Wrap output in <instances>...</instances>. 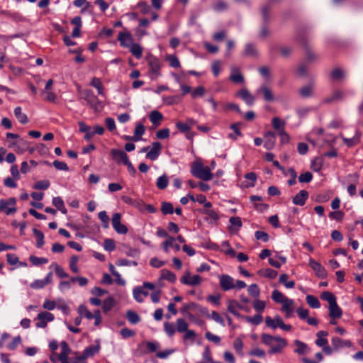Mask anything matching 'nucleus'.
I'll return each instance as SVG.
<instances>
[{"label":"nucleus","mask_w":363,"mask_h":363,"mask_svg":"<svg viewBox=\"0 0 363 363\" xmlns=\"http://www.w3.org/2000/svg\"><path fill=\"white\" fill-rule=\"evenodd\" d=\"M261 340L264 345L269 347L268 352L270 354L281 352L286 345L285 339L279 336H272L267 333H262L261 335Z\"/></svg>","instance_id":"obj_1"},{"label":"nucleus","mask_w":363,"mask_h":363,"mask_svg":"<svg viewBox=\"0 0 363 363\" xmlns=\"http://www.w3.org/2000/svg\"><path fill=\"white\" fill-rule=\"evenodd\" d=\"M272 298L278 303H281V311L285 312L286 318H291L294 311V301L288 298L281 291L275 289L272 291Z\"/></svg>","instance_id":"obj_2"},{"label":"nucleus","mask_w":363,"mask_h":363,"mask_svg":"<svg viewBox=\"0 0 363 363\" xmlns=\"http://www.w3.org/2000/svg\"><path fill=\"white\" fill-rule=\"evenodd\" d=\"M191 174L204 181H210L213 179V174L208 166H203L200 162H195L191 167Z\"/></svg>","instance_id":"obj_3"},{"label":"nucleus","mask_w":363,"mask_h":363,"mask_svg":"<svg viewBox=\"0 0 363 363\" xmlns=\"http://www.w3.org/2000/svg\"><path fill=\"white\" fill-rule=\"evenodd\" d=\"M82 98L86 101V104L96 112H99L104 108L101 102L94 94L93 91L85 89L82 93Z\"/></svg>","instance_id":"obj_4"},{"label":"nucleus","mask_w":363,"mask_h":363,"mask_svg":"<svg viewBox=\"0 0 363 363\" xmlns=\"http://www.w3.org/2000/svg\"><path fill=\"white\" fill-rule=\"evenodd\" d=\"M150 67L149 74L152 79L160 76L161 61L159 58L150 55L146 58Z\"/></svg>","instance_id":"obj_5"},{"label":"nucleus","mask_w":363,"mask_h":363,"mask_svg":"<svg viewBox=\"0 0 363 363\" xmlns=\"http://www.w3.org/2000/svg\"><path fill=\"white\" fill-rule=\"evenodd\" d=\"M16 200L15 198L11 197L8 199L0 200V212H4L6 215H11L16 212L17 209L15 207Z\"/></svg>","instance_id":"obj_6"},{"label":"nucleus","mask_w":363,"mask_h":363,"mask_svg":"<svg viewBox=\"0 0 363 363\" xmlns=\"http://www.w3.org/2000/svg\"><path fill=\"white\" fill-rule=\"evenodd\" d=\"M121 215L119 213H115L111 219L112 226L113 229L121 235H125L128 230V228L124 225L122 224L121 222Z\"/></svg>","instance_id":"obj_7"},{"label":"nucleus","mask_w":363,"mask_h":363,"mask_svg":"<svg viewBox=\"0 0 363 363\" xmlns=\"http://www.w3.org/2000/svg\"><path fill=\"white\" fill-rule=\"evenodd\" d=\"M201 277L199 275L196 274L191 277L189 271L186 272L180 279L182 284L188 286H198L201 284Z\"/></svg>","instance_id":"obj_8"},{"label":"nucleus","mask_w":363,"mask_h":363,"mask_svg":"<svg viewBox=\"0 0 363 363\" xmlns=\"http://www.w3.org/2000/svg\"><path fill=\"white\" fill-rule=\"evenodd\" d=\"M55 317L54 315L49 312H40L38 314L35 326L40 328H44L47 326L48 322L52 321Z\"/></svg>","instance_id":"obj_9"},{"label":"nucleus","mask_w":363,"mask_h":363,"mask_svg":"<svg viewBox=\"0 0 363 363\" xmlns=\"http://www.w3.org/2000/svg\"><path fill=\"white\" fill-rule=\"evenodd\" d=\"M220 286L221 289L225 291H230L235 289L234 279L232 277L228 274H222L219 277Z\"/></svg>","instance_id":"obj_10"},{"label":"nucleus","mask_w":363,"mask_h":363,"mask_svg":"<svg viewBox=\"0 0 363 363\" xmlns=\"http://www.w3.org/2000/svg\"><path fill=\"white\" fill-rule=\"evenodd\" d=\"M331 345L335 351H339L344 347H351L352 344L349 340H343L339 337H333L331 339Z\"/></svg>","instance_id":"obj_11"},{"label":"nucleus","mask_w":363,"mask_h":363,"mask_svg":"<svg viewBox=\"0 0 363 363\" xmlns=\"http://www.w3.org/2000/svg\"><path fill=\"white\" fill-rule=\"evenodd\" d=\"M345 92L340 89H335L333 91L332 94L325 97L323 100V103L325 104H333L339 101H341L345 97Z\"/></svg>","instance_id":"obj_12"},{"label":"nucleus","mask_w":363,"mask_h":363,"mask_svg":"<svg viewBox=\"0 0 363 363\" xmlns=\"http://www.w3.org/2000/svg\"><path fill=\"white\" fill-rule=\"evenodd\" d=\"M162 152V144L160 142H153L152 148L147 152L146 157L152 161L156 160Z\"/></svg>","instance_id":"obj_13"},{"label":"nucleus","mask_w":363,"mask_h":363,"mask_svg":"<svg viewBox=\"0 0 363 363\" xmlns=\"http://www.w3.org/2000/svg\"><path fill=\"white\" fill-rule=\"evenodd\" d=\"M257 94H262L263 99L267 102L274 101L275 99L274 95L269 87L266 84L261 85L257 90Z\"/></svg>","instance_id":"obj_14"},{"label":"nucleus","mask_w":363,"mask_h":363,"mask_svg":"<svg viewBox=\"0 0 363 363\" xmlns=\"http://www.w3.org/2000/svg\"><path fill=\"white\" fill-rule=\"evenodd\" d=\"M111 155L112 159L118 163L121 162L125 164L129 160L127 154L123 150L119 149H112Z\"/></svg>","instance_id":"obj_15"},{"label":"nucleus","mask_w":363,"mask_h":363,"mask_svg":"<svg viewBox=\"0 0 363 363\" xmlns=\"http://www.w3.org/2000/svg\"><path fill=\"white\" fill-rule=\"evenodd\" d=\"M118 40L120 42V45L123 48H129L133 41L131 33L128 30L120 32Z\"/></svg>","instance_id":"obj_16"},{"label":"nucleus","mask_w":363,"mask_h":363,"mask_svg":"<svg viewBox=\"0 0 363 363\" xmlns=\"http://www.w3.org/2000/svg\"><path fill=\"white\" fill-rule=\"evenodd\" d=\"M309 266L315 272L316 276L320 278H325L327 276V272L325 269L320 264V263L315 261L313 259H310Z\"/></svg>","instance_id":"obj_17"},{"label":"nucleus","mask_w":363,"mask_h":363,"mask_svg":"<svg viewBox=\"0 0 363 363\" xmlns=\"http://www.w3.org/2000/svg\"><path fill=\"white\" fill-rule=\"evenodd\" d=\"M236 95L241 98L248 106H252L255 103V97L245 88L241 89Z\"/></svg>","instance_id":"obj_18"},{"label":"nucleus","mask_w":363,"mask_h":363,"mask_svg":"<svg viewBox=\"0 0 363 363\" xmlns=\"http://www.w3.org/2000/svg\"><path fill=\"white\" fill-rule=\"evenodd\" d=\"M264 147L267 150H272L276 144V138L277 135L276 133L272 131H268L265 133L264 135Z\"/></svg>","instance_id":"obj_19"},{"label":"nucleus","mask_w":363,"mask_h":363,"mask_svg":"<svg viewBox=\"0 0 363 363\" xmlns=\"http://www.w3.org/2000/svg\"><path fill=\"white\" fill-rule=\"evenodd\" d=\"M309 194L306 190H301L292 198V202L294 205L303 206Z\"/></svg>","instance_id":"obj_20"},{"label":"nucleus","mask_w":363,"mask_h":363,"mask_svg":"<svg viewBox=\"0 0 363 363\" xmlns=\"http://www.w3.org/2000/svg\"><path fill=\"white\" fill-rule=\"evenodd\" d=\"M282 322L283 320L279 315H276L274 318H272L270 316L265 318L266 325L272 330H276L278 327L280 328Z\"/></svg>","instance_id":"obj_21"},{"label":"nucleus","mask_w":363,"mask_h":363,"mask_svg":"<svg viewBox=\"0 0 363 363\" xmlns=\"http://www.w3.org/2000/svg\"><path fill=\"white\" fill-rule=\"evenodd\" d=\"M328 309L329 316L332 319H338L342 317V311L341 308L337 305V302L330 305Z\"/></svg>","instance_id":"obj_22"},{"label":"nucleus","mask_w":363,"mask_h":363,"mask_svg":"<svg viewBox=\"0 0 363 363\" xmlns=\"http://www.w3.org/2000/svg\"><path fill=\"white\" fill-rule=\"evenodd\" d=\"M237 309H244V306L239 304L235 300H229L228 301V311L237 317H240V314Z\"/></svg>","instance_id":"obj_23"},{"label":"nucleus","mask_w":363,"mask_h":363,"mask_svg":"<svg viewBox=\"0 0 363 363\" xmlns=\"http://www.w3.org/2000/svg\"><path fill=\"white\" fill-rule=\"evenodd\" d=\"M9 147H16L15 150L17 152L23 153L28 150V143L27 141L20 139L18 141L12 142L9 144Z\"/></svg>","instance_id":"obj_24"},{"label":"nucleus","mask_w":363,"mask_h":363,"mask_svg":"<svg viewBox=\"0 0 363 363\" xmlns=\"http://www.w3.org/2000/svg\"><path fill=\"white\" fill-rule=\"evenodd\" d=\"M202 213L208 216V218H206V220L209 223H216L220 218V216H219L218 212L213 209H203L202 211Z\"/></svg>","instance_id":"obj_25"},{"label":"nucleus","mask_w":363,"mask_h":363,"mask_svg":"<svg viewBox=\"0 0 363 363\" xmlns=\"http://www.w3.org/2000/svg\"><path fill=\"white\" fill-rule=\"evenodd\" d=\"M160 279L161 280H167L171 283H174L176 281L177 277L176 275L171 271L167 269H163L160 271Z\"/></svg>","instance_id":"obj_26"},{"label":"nucleus","mask_w":363,"mask_h":363,"mask_svg":"<svg viewBox=\"0 0 363 363\" xmlns=\"http://www.w3.org/2000/svg\"><path fill=\"white\" fill-rule=\"evenodd\" d=\"M328 335V333L325 330H320L316 333L318 339L315 340V344L318 347H324L328 345V340L324 338Z\"/></svg>","instance_id":"obj_27"},{"label":"nucleus","mask_w":363,"mask_h":363,"mask_svg":"<svg viewBox=\"0 0 363 363\" xmlns=\"http://www.w3.org/2000/svg\"><path fill=\"white\" fill-rule=\"evenodd\" d=\"M52 205L57 208L62 214H67V210L65 206L62 199L60 196L54 197L52 199Z\"/></svg>","instance_id":"obj_28"},{"label":"nucleus","mask_w":363,"mask_h":363,"mask_svg":"<svg viewBox=\"0 0 363 363\" xmlns=\"http://www.w3.org/2000/svg\"><path fill=\"white\" fill-rule=\"evenodd\" d=\"M13 112L16 118L21 124H26L28 123V116L25 113H22L21 107H16Z\"/></svg>","instance_id":"obj_29"},{"label":"nucleus","mask_w":363,"mask_h":363,"mask_svg":"<svg viewBox=\"0 0 363 363\" xmlns=\"http://www.w3.org/2000/svg\"><path fill=\"white\" fill-rule=\"evenodd\" d=\"M294 344L296 346V349L294 352L298 354H305L309 352L308 345L301 342V340H296L294 341Z\"/></svg>","instance_id":"obj_30"},{"label":"nucleus","mask_w":363,"mask_h":363,"mask_svg":"<svg viewBox=\"0 0 363 363\" xmlns=\"http://www.w3.org/2000/svg\"><path fill=\"white\" fill-rule=\"evenodd\" d=\"M130 52L138 60L143 56V48L138 43H132L130 45Z\"/></svg>","instance_id":"obj_31"},{"label":"nucleus","mask_w":363,"mask_h":363,"mask_svg":"<svg viewBox=\"0 0 363 363\" xmlns=\"http://www.w3.org/2000/svg\"><path fill=\"white\" fill-rule=\"evenodd\" d=\"M150 121L155 126H158L160 124V121L163 118L162 114L158 111H152L150 113Z\"/></svg>","instance_id":"obj_32"},{"label":"nucleus","mask_w":363,"mask_h":363,"mask_svg":"<svg viewBox=\"0 0 363 363\" xmlns=\"http://www.w3.org/2000/svg\"><path fill=\"white\" fill-rule=\"evenodd\" d=\"M79 130L85 133L84 139L86 140H89L94 135V133H92V131L91 130V127L86 125L83 122L79 123Z\"/></svg>","instance_id":"obj_33"},{"label":"nucleus","mask_w":363,"mask_h":363,"mask_svg":"<svg viewBox=\"0 0 363 363\" xmlns=\"http://www.w3.org/2000/svg\"><path fill=\"white\" fill-rule=\"evenodd\" d=\"M272 125L274 130L278 132H281V130H285L284 127L286 123L284 121L281 120L279 117H274L272 120Z\"/></svg>","instance_id":"obj_34"},{"label":"nucleus","mask_w":363,"mask_h":363,"mask_svg":"<svg viewBox=\"0 0 363 363\" xmlns=\"http://www.w3.org/2000/svg\"><path fill=\"white\" fill-rule=\"evenodd\" d=\"M33 233L36 238V247L41 248L45 244L44 234L37 228H33Z\"/></svg>","instance_id":"obj_35"},{"label":"nucleus","mask_w":363,"mask_h":363,"mask_svg":"<svg viewBox=\"0 0 363 363\" xmlns=\"http://www.w3.org/2000/svg\"><path fill=\"white\" fill-rule=\"evenodd\" d=\"M126 318L131 324H137L140 321V315L135 311L128 310L126 312Z\"/></svg>","instance_id":"obj_36"},{"label":"nucleus","mask_w":363,"mask_h":363,"mask_svg":"<svg viewBox=\"0 0 363 363\" xmlns=\"http://www.w3.org/2000/svg\"><path fill=\"white\" fill-rule=\"evenodd\" d=\"M244 54L247 56L255 57L258 56V52L255 46L252 43H247L245 46Z\"/></svg>","instance_id":"obj_37"},{"label":"nucleus","mask_w":363,"mask_h":363,"mask_svg":"<svg viewBox=\"0 0 363 363\" xmlns=\"http://www.w3.org/2000/svg\"><path fill=\"white\" fill-rule=\"evenodd\" d=\"M289 276L286 274H281L279 276V281L283 284L286 288L292 289L295 286V281L294 280L288 281Z\"/></svg>","instance_id":"obj_38"},{"label":"nucleus","mask_w":363,"mask_h":363,"mask_svg":"<svg viewBox=\"0 0 363 363\" xmlns=\"http://www.w3.org/2000/svg\"><path fill=\"white\" fill-rule=\"evenodd\" d=\"M280 0H269V2L267 5H265L264 6L262 7L261 9V12H262V18L264 20V21L265 23H267L269 20V10H270V4L271 3H273V2H278Z\"/></svg>","instance_id":"obj_39"},{"label":"nucleus","mask_w":363,"mask_h":363,"mask_svg":"<svg viewBox=\"0 0 363 363\" xmlns=\"http://www.w3.org/2000/svg\"><path fill=\"white\" fill-rule=\"evenodd\" d=\"M323 164V159L322 157H317L312 160L311 164V168L315 172H319Z\"/></svg>","instance_id":"obj_40"},{"label":"nucleus","mask_w":363,"mask_h":363,"mask_svg":"<svg viewBox=\"0 0 363 363\" xmlns=\"http://www.w3.org/2000/svg\"><path fill=\"white\" fill-rule=\"evenodd\" d=\"M115 305V300L113 297L109 296L103 301L102 309L104 312L110 311Z\"/></svg>","instance_id":"obj_41"},{"label":"nucleus","mask_w":363,"mask_h":363,"mask_svg":"<svg viewBox=\"0 0 363 363\" xmlns=\"http://www.w3.org/2000/svg\"><path fill=\"white\" fill-rule=\"evenodd\" d=\"M307 303L312 308H319L320 303L317 297L313 295H307L306 298Z\"/></svg>","instance_id":"obj_42"},{"label":"nucleus","mask_w":363,"mask_h":363,"mask_svg":"<svg viewBox=\"0 0 363 363\" xmlns=\"http://www.w3.org/2000/svg\"><path fill=\"white\" fill-rule=\"evenodd\" d=\"M320 298L323 300L328 301L329 306L337 302L335 295L328 291H323L320 295Z\"/></svg>","instance_id":"obj_43"},{"label":"nucleus","mask_w":363,"mask_h":363,"mask_svg":"<svg viewBox=\"0 0 363 363\" xmlns=\"http://www.w3.org/2000/svg\"><path fill=\"white\" fill-rule=\"evenodd\" d=\"M164 330L165 333L168 335V337H172L175 334L177 328H175V326L173 323L164 322Z\"/></svg>","instance_id":"obj_44"},{"label":"nucleus","mask_w":363,"mask_h":363,"mask_svg":"<svg viewBox=\"0 0 363 363\" xmlns=\"http://www.w3.org/2000/svg\"><path fill=\"white\" fill-rule=\"evenodd\" d=\"M169 179L167 175L163 174L157 178L156 185L159 189H164L167 187Z\"/></svg>","instance_id":"obj_45"},{"label":"nucleus","mask_w":363,"mask_h":363,"mask_svg":"<svg viewBox=\"0 0 363 363\" xmlns=\"http://www.w3.org/2000/svg\"><path fill=\"white\" fill-rule=\"evenodd\" d=\"M90 84H91V86H94V88H96L97 89L99 95H101V96L104 95V93L103 91L104 86H103L101 81L100 80L99 78L94 77L92 79Z\"/></svg>","instance_id":"obj_46"},{"label":"nucleus","mask_w":363,"mask_h":363,"mask_svg":"<svg viewBox=\"0 0 363 363\" xmlns=\"http://www.w3.org/2000/svg\"><path fill=\"white\" fill-rule=\"evenodd\" d=\"M50 186V182L48 179L39 180L33 185V188L36 190H46Z\"/></svg>","instance_id":"obj_47"},{"label":"nucleus","mask_w":363,"mask_h":363,"mask_svg":"<svg viewBox=\"0 0 363 363\" xmlns=\"http://www.w3.org/2000/svg\"><path fill=\"white\" fill-rule=\"evenodd\" d=\"M243 347L244 344L242 340L240 337H236L233 342V347L238 354L242 356L243 355Z\"/></svg>","instance_id":"obj_48"},{"label":"nucleus","mask_w":363,"mask_h":363,"mask_svg":"<svg viewBox=\"0 0 363 363\" xmlns=\"http://www.w3.org/2000/svg\"><path fill=\"white\" fill-rule=\"evenodd\" d=\"M203 359L206 363H222L220 362H214L212 357V354L208 346H206L203 352Z\"/></svg>","instance_id":"obj_49"},{"label":"nucleus","mask_w":363,"mask_h":363,"mask_svg":"<svg viewBox=\"0 0 363 363\" xmlns=\"http://www.w3.org/2000/svg\"><path fill=\"white\" fill-rule=\"evenodd\" d=\"M100 347L99 345L96 346H89L84 349L83 351L84 356L88 358L89 357L94 356L95 354H96L99 351Z\"/></svg>","instance_id":"obj_50"},{"label":"nucleus","mask_w":363,"mask_h":363,"mask_svg":"<svg viewBox=\"0 0 363 363\" xmlns=\"http://www.w3.org/2000/svg\"><path fill=\"white\" fill-rule=\"evenodd\" d=\"M299 94L303 98H308L313 95V86L311 84L305 86L300 89Z\"/></svg>","instance_id":"obj_51"},{"label":"nucleus","mask_w":363,"mask_h":363,"mask_svg":"<svg viewBox=\"0 0 363 363\" xmlns=\"http://www.w3.org/2000/svg\"><path fill=\"white\" fill-rule=\"evenodd\" d=\"M78 313L81 316H84L89 320L94 318V315L84 305H80L78 308Z\"/></svg>","instance_id":"obj_52"},{"label":"nucleus","mask_w":363,"mask_h":363,"mask_svg":"<svg viewBox=\"0 0 363 363\" xmlns=\"http://www.w3.org/2000/svg\"><path fill=\"white\" fill-rule=\"evenodd\" d=\"M60 346H61L62 351L59 354L58 357H62V358L68 357V356L71 352V350H70L67 342L65 341H62L60 343Z\"/></svg>","instance_id":"obj_53"},{"label":"nucleus","mask_w":363,"mask_h":363,"mask_svg":"<svg viewBox=\"0 0 363 363\" xmlns=\"http://www.w3.org/2000/svg\"><path fill=\"white\" fill-rule=\"evenodd\" d=\"M228 4L225 1L222 0H218L213 4V9L214 11L217 12H220L226 10L228 9Z\"/></svg>","instance_id":"obj_54"},{"label":"nucleus","mask_w":363,"mask_h":363,"mask_svg":"<svg viewBox=\"0 0 363 363\" xmlns=\"http://www.w3.org/2000/svg\"><path fill=\"white\" fill-rule=\"evenodd\" d=\"M161 211L164 215L172 214L174 213L173 205L169 202H162Z\"/></svg>","instance_id":"obj_55"},{"label":"nucleus","mask_w":363,"mask_h":363,"mask_svg":"<svg viewBox=\"0 0 363 363\" xmlns=\"http://www.w3.org/2000/svg\"><path fill=\"white\" fill-rule=\"evenodd\" d=\"M29 260L35 266L47 264L48 262V259L47 258L38 257L35 255H30L29 257Z\"/></svg>","instance_id":"obj_56"},{"label":"nucleus","mask_w":363,"mask_h":363,"mask_svg":"<svg viewBox=\"0 0 363 363\" xmlns=\"http://www.w3.org/2000/svg\"><path fill=\"white\" fill-rule=\"evenodd\" d=\"M330 77L334 80H341L345 77V73L342 69L337 67L331 72Z\"/></svg>","instance_id":"obj_57"},{"label":"nucleus","mask_w":363,"mask_h":363,"mask_svg":"<svg viewBox=\"0 0 363 363\" xmlns=\"http://www.w3.org/2000/svg\"><path fill=\"white\" fill-rule=\"evenodd\" d=\"M99 218L102 222V226L104 228L109 227V217L105 211H100L99 213Z\"/></svg>","instance_id":"obj_58"},{"label":"nucleus","mask_w":363,"mask_h":363,"mask_svg":"<svg viewBox=\"0 0 363 363\" xmlns=\"http://www.w3.org/2000/svg\"><path fill=\"white\" fill-rule=\"evenodd\" d=\"M230 79L236 84H241L244 82L243 76L238 71L233 72L230 76Z\"/></svg>","instance_id":"obj_59"},{"label":"nucleus","mask_w":363,"mask_h":363,"mask_svg":"<svg viewBox=\"0 0 363 363\" xmlns=\"http://www.w3.org/2000/svg\"><path fill=\"white\" fill-rule=\"evenodd\" d=\"M177 331L179 333H184L188 329V323L183 318H178L177 320Z\"/></svg>","instance_id":"obj_60"},{"label":"nucleus","mask_w":363,"mask_h":363,"mask_svg":"<svg viewBox=\"0 0 363 363\" xmlns=\"http://www.w3.org/2000/svg\"><path fill=\"white\" fill-rule=\"evenodd\" d=\"M255 238L257 240H261L264 242H267L269 240V235L268 233L262 230H257L255 233Z\"/></svg>","instance_id":"obj_61"},{"label":"nucleus","mask_w":363,"mask_h":363,"mask_svg":"<svg viewBox=\"0 0 363 363\" xmlns=\"http://www.w3.org/2000/svg\"><path fill=\"white\" fill-rule=\"evenodd\" d=\"M245 319L247 320V322H249L255 325H257L260 324L263 320V318L261 314H256L252 317L246 316Z\"/></svg>","instance_id":"obj_62"},{"label":"nucleus","mask_w":363,"mask_h":363,"mask_svg":"<svg viewBox=\"0 0 363 363\" xmlns=\"http://www.w3.org/2000/svg\"><path fill=\"white\" fill-rule=\"evenodd\" d=\"M313 174L310 172L302 173L298 177V182L300 183H309L313 179Z\"/></svg>","instance_id":"obj_63"},{"label":"nucleus","mask_w":363,"mask_h":363,"mask_svg":"<svg viewBox=\"0 0 363 363\" xmlns=\"http://www.w3.org/2000/svg\"><path fill=\"white\" fill-rule=\"evenodd\" d=\"M266 307V303L264 301L256 299L253 302V308L254 309L259 312L262 313Z\"/></svg>","instance_id":"obj_64"}]
</instances>
